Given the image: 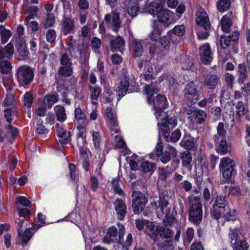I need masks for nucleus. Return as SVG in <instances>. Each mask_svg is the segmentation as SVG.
Instances as JSON below:
<instances>
[{
  "instance_id": "obj_1",
  "label": "nucleus",
  "mask_w": 250,
  "mask_h": 250,
  "mask_svg": "<svg viewBox=\"0 0 250 250\" xmlns=\"http://www.w3.org/2000/svg\"><path fill=\"white\" fill-rule=\"evenodd\" d=\"M158 189L159 190V200L157 202H151L147 207V208L151 209H149L148 211L145 210L143 212L144 214L146 216L148 213L151 212V210H156L158 217H161L165 214L166 219L164 222L170 224L173 222V217L172 215L169 216L166 212V208L169 205L167 192L165 189V187L160 186H158Z\"/></svg>"
},
{
  "instance_id": "obj_2",
  "label": "nucleus",
  "mask_w": 250,
  "mask_h": 250,
  "mask_svg": "<svg viewBox=\"0 0 250 250\" xmlns=\"http://www.w3.org/2000/svg\"><path fill=\"white\" fill-rule=\"evenodd\" d=\"M210 215L215 219L219 220L224 219L225 221H229L235 216V211L230 209L226 196L218 195L214 201L210 208Z\"/></svg>"
},
{
  "instance_id": "obj_3",
  "label": "nucleus",
  "mask_w": 250,
  "mask_h": 250,
  "mask_svg": "<svg viewBox=\"0 0 250 250\" xmlns=\"http://www.w3.org/2000/svg\"><path fill=\"white\" fill-rule=\"evenodd\" d=\"M239 33L237 31L233 32L231 35L228 36H222L220 39V43L222 50L220 54L223 61L226 62L230 57V52L238 53V40Z\"/></svg>"
},
{
  "instance_id": "obj_4",
  "label": "nucleus",
  "mask_w": 250,
  "mask_h": 250,
  "mask_svg": "<svg viewBox=\"0 0 250 250\" xmlns=\"http://www.w3.org/2000/svg\"><path fill=\"white\" fill-rule=\"evenodd\" d=\"M189 209L188 220L196 226H198L202 221V204L200 196H190L188 197Z\"/></svg>"
},
{
  "instance_id": "obj_5",
  "label": "nucleus",
  "mask_w": 250,
  "mask_h": 250,
  "mask_svg": "<svg viewBox=\"0 0 250 250\" xmlns=\"http://www.w3.org/2000/svg\"><path fill=\"white\" fill-rule=\"evenodd\" d=\"M16 76L20 85L28 88L33 80L34 70L26 65L21 66L17 69Z\"/></svg>"
},
{
  "instance_id": "obj_6",
  "label": "nucleus",
  "mask_w": 250,
  "mask_h": 250,
  "mask_svg": "<svg viewBox=\"0 0 250 250\" xmlns=\"http://www.w3.org/2000/svg\"><path fill=\"white\" fill-rule=\"evenodd\" d=\"M196 21L197 24L203 27V30L197 32L198 38L199 40H205L208 38L209 33L208 30L210 27L209 19L206 12L201 9L196 13Z\"/></svg>"
},
{
  "instance_id": "obj_7",
  "label": "nucleus",
  "mask_w": 250,
  "mask_h": 250,
  "mask_svg": "<svg viewBox=\"0 0 250 250\" xmlns=\"http://www.w3.org/2000/svg\"><path fill=\"white\" fill-rule=\"evenodd\" d=\"M138 90V85L136 82L129 81L127 78H125L121 81L118 86L116 89L118 101H119L127 92H136Z\"/></svg>"
},
{
  "instance_id": "obj_8",
  "label": "nucleus",
  "mask_w": 250,
  "mask_h": 250,
  "mask_svg": "<svg viewBox=\"0 0 250 250\" xmlns=\"http://www.w3.org/2000/svg\"><path fill=\"white\" fill-rule=\"evenodd\" d=\"M234 161L230 158L224 157L221 159L219 168L222 172L223 178L227 181H229L232 175L235 174Z\"/></svg>"
},
{
  "instance_id": "obj_9",
  "label": "nucleus",
  "mask_w": 250,
  "mask_h": 250,
  "mask_svg": "<svg viewBox=\"0 0 250 250\" xmlns=\"http://www.w3.org/2000/svg\"><path fill=\"white\" fill-rule=\"evenodd\" d=\"M148 226L152 233L150 237L155 242L157 241L158 236L166 239H171L173 232L167 226L158 227L153 223H149Z\"/></svg>"
},
{
  "instance_id": "obj_10",
  "label": "nucleus",
  "mask_w": 250,
  "mask_h": 250,
  "mask_svg": "<svg viewBox=\"0 0 250 250\" xmlns=\"http://www.w3.org/2000/svg\"><path fill=\"white\" fill-rule=\"evenodd\" d=\"M132 198L133 210L135 213H140L143 211L148 200L144 193L139 191H133Z\"/></svg>"
},
{
  "instance_id": "obj_11",
  "label": "nucleus",
  "mask_w": 250,
  "mask_h": 250,
  "mask_svg": "<svg viewBox=\"0 0 250 250\" xmlns=\"http://www.w3.org/2000/svg\"><path fill=\"white\" fill-rule=\"evenodd\" d=\"M157 18L155 21V23H160L167 27L174 21L173 13L167 9H163L157 14Z\"/></svg>"
},
{
  "instance_id": "obj_12",
  "label": "nucleus",
  "mask_w": 250,
  "mask_h": 250,
  "mask_svg": "<svg viewBox=\"0 0 250 250\" xmlns=\"http://www.w3.org/2000/svg\"><path fill=\"white\" fill-rule=\"evenodd\" d=\"M166 0H153L146 4V11L152 15H157L162 11L165 5Z\"/></svg>"
},
{
  "instance_id": "obj_13",
  "label": "nucleus",
  "mask_w": 250,
  "mask_h": 250,
  "mask_svg": "<svg viewBox=\"0 0 250 250\" xmlns=\"http://www.w3.org/2000/svg\"><path fill=\"white\" fill-rule=\"evenodd\" d=\"M75 31V21L71 17H64L61 23V32L64 35L73 33Z\"/></svg>"
},
{
  "instance_id": "obj_14",
  "label": "nucleus",
  "mask_w": 250,
  "mask_h": 250,
  "mask_svg": "<svg viewBox=\"0 0 250 250\" xmlns=\"http://www.w3.org/2000/svg\"><path fill=\"white\" fill-rule=\"evenodd\" d=\"M178 61L183 69L190 70L193 71L197 69L196 66L194 65L193 58L190 56L182 54L179 56Z\"/></svg>"
},
{
  "instance_id": "obj_15",
  "label": "nucleus",
  "mask_w": 250,
  "mask_h": 250,
  "mask_svg": "<svg viewBox=\"0 0 250 250\" xmlns=\"http://www.w3.org/2000/svg\"><path fill=\"white\" fill-rule=\"evenodd\" d=\"M104 21L108 24H110L112 30L116 32L118 31L122 25L119 15L117 13L113 14L112 16L110 14H107L104 17Z\"/></svg>"
},
{
  "instance_id": "obj_16",
  "label": "nucleus",
  "mask_w": 250,
  "mask_h": 250,
  "mask_svg": "<svg viewBox=\"0 0 250 250\" xmlns=\"http://www.w3.org/2000/svg\"><path fill=\"white\" fill-rule=\"evenodd\" d=\"M125 47V40L120 36H112L110 41V47L112 51L123 52Z\"/></svg>"
},
{
  "instance_id": "obj_17",
  "label": "nucleus",
  "mask_w": 250,
  "mask_h": 250,
  "mask_svg": "<svg viewBox=\"0 0 250 250\" xmlns=\"http://www.w3.org/2000/svg\"><path fill=\"white\" fill-rule=\"evenodd\" d=\"M200 54L201 61L204 64H208L213 60V53L208 44H205L200 48Z\"/></svg>"
},
{
  "instance_id": "obj_18",
  "label": "nucleus",
  "mask_w": 250,
  "mask_h": 250,
  "mask_svg": "<svg viewBox=\"0 0 250 250\" xmlns=\"http://www.w3.org/2000/svg\"><path fill=\"white\" fill-rule=\"evenodd\" d=\"M220 82V78L218 75L211 73L207 75L203 81L204 84L208 86L211 91L214 90Z\"/></svg>"
},
{
  "instance_id": "obj_19",
  "label": "nucleus",
  "mask_w": 250,
  "mask_h": 250,
  "mask_svg": "<svg viewBox=\"0 0 250 250\" xmlns=\"http://www.w3.org/2000/svg\"><path fill=\"white\" fill-rule=\"evenodd\" d=\"M113 205L119 220H123L126 214V207L124 202L120 199L116 200Z\"/></svg>"
},
{
  "instance_id": "obj_20",
  "label": "nucleus",
  "mask_w": 250,
  "mask_h": 250,
  "mask_svg": "<svg viewBox=\"0 0 250 250\" xmlns=\"http://www.w3.org/2000/svg\"><path fill=\"white\" fill-rule=\"evenodd\" d=\"M185 93L188 98L189 96L192 97V102L195 103L198 99V94L197 90V86L193 82L189 83L186 86Z\"/></svg>"
},
{
  "instance_id": "obj_21",
  "label": "nucleus",
  "mask_w": 250,
  "mask_h": 250,
  "mask_svg": "<svg viewBox=\"0 0 250 250\" xmlns=\"http://www.w3.org/2000/svg\"><path fill=\"white\" fill-rule=\"evenodd\" d=\"M241 91L235 90L233 92V98L235 100L240 99L242 96H244L245 98H248L249 95H250V82L241 85Z\"/></svg>"
},
{
  "instance_id": "obj_22",
  "label": "nucleus",
  "mask_w": 250,
  "mask_h": 250,
  "mask_svg": "<svg viewBox=\"0 0 250 250\" xmlns=\"http://www.w3.org/2000/svg\"><path fill=\"white\" fill-rule=\"evenodd\" d=\"M238 74L237 82L240 85L245 83V82L248 80V71L245 63H241L238 65Z\"/></svg>"
},
{
  "instance_id": "obj_23",
  "label": "nucleus",
  "mask_w": 250,
  "mask_h": 250,
  "mask_svg": "<svg viewBox=\"0 0 250 250\" xmlns=\"http://www.w3.org/2000/svg\"><path fill=\"white\" fill-rule=\"evenodd\" d=\"M177 151L175 147L169 146L167 150L165 151L160 155V161L163 164H167L169 162L172 157H174L177 155Z\"/></svg>"
},
{
  "instance_id": "obj_24",
  "label": "nucleus",
  "mask_w": 250,
  "mask_h": 250,
  "mask_svg": "<svg viewBox=\"0 0 250 250\" xmlns=\"http://www.w3.org/2000/svg\"><path fill=\"white\" fill-rule=\"evenodd\" d=\"M206 118V113L200 109L193 111L191 112V116L189 117V118H190L192 122L200 125L205 121Z\"/></svg>"
},
{
  "instance_id": "obj_25",
  "label": "nucleus",
  "mask_w": 250,
  "mask_h": 250,
  "mask_svg": "<svg viewBox=\"0 0 250 250\" xmlns=\"http://www.w3.org/2000/svg\"><path fill=\"white\" fill-rule=\"evenodd\" d=\"M214 141L216 150L218 153L224 155L228 152V146L226 139H219L217 137H215Z\"/></svg>"
},
{
  "instance_id": "obj_26",
  "label": "nucleus",
  "mask_w": 250,
  "mask_h": 250,
  "mask_svg": "<svg viewBox=\"0 0 250 250\" xmlns=\"http://www.w3.org/2000/svg\"><path fill=\"white\" fill-rule=\"evenodd\" d=\"M234 15L232 12L229 15H226L223 17L221 21V25L222 30L223 32L229 33L231 30V26L232 25V20Z\"/></svg>"
},
{
  "instance_id": "obj_27",
  "label": "nucleus",
  "mask_w": 250,
  "mask_h": 250,
  "mask_svg": "<svg viewBox=\"0 0 250 250\" xmlns=\"http://www.w3.org/2000/svg\"><path fill=\"white\" fill-rule=\"evenodd\" d=\"M175 37L169 35L168 32L167 35L163 36L160 38L159 40L161 48L165 50H168L171 45V42L177 43L174 40Z\"/></svg>"
},
{
  "instance_id": "obj_28",
  "label": "nucleus",
  "mask_w": 250,
  "mask_h": 250,
  "mask_svg": "<svg viewBox=\"0 0 250 250\" xmlns=\"http://www.w3.org/2000/svg\"><path fill=\"white\" fill-rule=\"evenodd\" d=\"M131 47L134 57H140L143 53V46L141 41L133 39L131 41Z\"/></svg>"
},
{
  "instance_id": "obj_29",
  "label": "nucleus",
  "mask_w": 250,
  "mask_h": 250,
  "mask_svg": "<svg viewBox=\"0 0 250 250\" xmlns=\"http://www.w3.org/2000/svg\"><path fill=\"white\" fill-rule=\"evenodd\" d=\"M154 110L158 109H166L168 104L166 97L161 94H158L153 100Z\"/></svg>"
},
{
  "instance_id": "obj_30",
  "label": "nucleus",
  "mask_w": 250,
  "mask_h": 250,
  "mask_svg": "<svg viewBox=\"0 0 250 250\" xmlns=\"http://www.w3.org/2000/svg\"><path fill=\"white\" fill-rule=\"evenodd\" d=\"M104 242L105 243H109L111 242L118 241L117 236V229L113 226L110 227L107 230V234L104 238Z\"/></svg>"
},
{
  "instance_id": "obj_31",
  "label": "nucleus",
  "mask_w": 250,
  "mask_h": 250,
  "mask_svg": "<svg viewBox=\"0 0 250 250\" xmlns=\"http://www.w3.org/2000/svg\"><path fill=\"white\" fill-rule=\"evenodd\" d=\"M106 118L108 124L112 126L111 130L115 133L118 132V129L116 128L118 126V123L116 116L114 115L113 113L111 111V110L108 108L106 109Z\"/></svg>"
},
{
  "instance_id": "obj_32",
  "label": "nucleus",
  "mask_w": 250,
  "mask_h": 250,
  "mask_svg": "<svg viewBox=\"0 0 250 250\" xmlns=\"http://www.w3.org/2000/svg\"><path fill=\"white\" fill-rule=\"evenodd\" d=\"M13 44L9 42L4 48L0 49V59L3 60L4 58L10 59L13 56Z\"/></svg>"
},
{
  "instance_id": "obj_33",
  "label": "nucleus",
  "mask_w": 250,
  "mask_h": 250,
  "mask_svg": "<svg viewBox=\"0 0 250 250\" xmlns=\"http://www.w3.org/2000/svg\"><path fill=\"white\" fill-rule=\"evenodd\" d=\"M182 160V167H187L189 170H190L192 166L190 165L192 160V157L191 152L188 150H186L181 153V156Z\"/></svg>"
},
{
  "instance_id": "obj_34",
  "label": "nucleus",
  "mask_w": 250,
  "mask_h": 250,
  "mask_svg": "<svg viewBox=\"0 0 250 250\" xmlns=\"http://www.w3.org/2000/svg\"><path fill=\"white\" fill-rule=\"evenodd\" d=\"M54 110L58 121L63 122L67 119L65 108L63 106L58 105L55 107Z\"/></svg>"
},
{
  "instance_id": "obj_35",
  "label": "nucleus",
  "mask_w": 250,
  "mask_h": 250,
  "mask_svg": "<svg viewBox=\"0 0 250 250\" xmlns=\"http://www.w3.org/2000/svg\"><path fill=\"white\" fill-rule=\"evenodd\" d=\"M236 114L239 117L245 115L247 112L248 107L246 104L242 101L237 102L235 104Z\"/></svg>"
},
{
  "instance_id": "obj_36",
  "label": "nucleus",
  "mask_w": 250,
  "mask_h": 250,
  "mask_svg": "<svg viewBox=\"0 0 250 250\" xmlns=\"http://www.w3.org/2000/svg\"><path fill=\"white\" fill-rule=\"evenodd\" d=\"M59 100V96L57 94H52L46 96L44 98V105L48 108H51L52 105Z\"/></svg>"
},
{
  "instance_id": "obj_37",
  "label": "nucleus",
  "mask_w": 250,
  "mask_h": 250,
  "mask_svg": "<svg viewBox=\"0 0 250 250\" xmlns=\"http://www.w3.org/2000/svg\"><path fill=\"white\" fill-rule=\"evenodd\" d=\"M17 109L16 106L7 107L4 111V115L7 122L11 123L12 121L11 116H16L17 114Z\"/></svg>"
},
{
  "instance_id": "obj_38",
  "label": "nucleus",
  "mask_w": 250,
  "mask_h": 250,
  "mask_svg": "<svg viewBox=\"0 0 250 250\" xmlns=\"http://www.w3.org/2000/svg\"><path fill=\"white\" fill-rule=\"evenodd\" d=\"M12 69V65L10 62L6 60H1L0 62V72L3 74H8L10 73Z\"/></svg>"
},
{
  "instance_id": "obj_39",
  "label": "nucleus",
  "mask_w": 250,
  "mask_h": 250,
  "mask_svg": "<svg viewBox=\"0 0 250 250\" xmlns=\"http://www.w3.org/2000/svg\"><path fill=\"white\" fill-rule=\"evenodd\" d=\"M55 22V19L54 15L52 13H48L46 15L44 21L42 26L45 29L50 28L53 26Z\"/></svg>"
},
{
  "instance_id": "obj_40",
  "label": "nucleus",
  "mask_w": 250,
  "mask_h": 250,
  "mask_svg": "<svg viewBox=\"0 0 250 250\" xmlns=\"http://www.w3.org/2000/svg\"><path fill=\"white\" fill-rule=\"evenodd\" d=\"M161 125V126L159 127V129L161 132L162 135L164 137L166 141H169V131L171 128L167 125L166 123H163V122L161 123L158 122V125Z\"/></svg>"
},
{
  "instance_id": "obj_41",
  "label": "nucleus",
  "mask_w": 250,
  "mask_h": 250,
  "mask_svg": "<svg viewBox=\"0 0 250 250\" xmlns=\"http://www.w3.org/2000/svg\"><path fill=\"white\" fill-rule=\"evenodd\" d=\"M75 118L79 124H83L86 119V115L80 107H77L75 110Z\"/></svg>"
},
{
  "instance_id": "obj_42",
  "label": "nucleus",
  "mask_w": 250,
  "mask_h": 250,
  "mask_svg": "<svg viewBox=\"0 0 250 250\" xmlns=\"http://www.w3.org/2000/svg\"><path fill=\"white\" fill-rule=\"evenodd\" d=\"M231 5V0H218L217 7L220 12H224L229 9Z\"/></svg>"
},
{
  "instance_id": "obj_43",
  "label": "nucleus",
  "mask_w": 250,
  "mask_h": 250,
  "mask_svg": "<svg viewBox=\"0 0 250 250\" xmlns=\"http://www.w3.org/2000/svg\"><path fill=\"white\" fill-rule=\"evenodd\" d=\"M141 168L145 173H152L156 168V165L153 163L145 161L141 164Z\"/></svg>"
},
{
  "instance_id": "obj_44",
  "label": "nucleus",
  "mask_w": 250,
  "mask_h": 250,
  "mask_svg": "<svg viewBox=\"0 0 250 250\" xmlns=\"http://www.w3.org/2000/svg\"><path fill=\"white\" fill-rule=\"evenodd\" d=\"M155 242L156 243L159 249H164V250H166L174 248L173 246V241L172 239L168 240H166L162 242H160L158 241V239H157V241Z\"/></svg>"
},
{
  "instance_id": "obj_45",
  "label": "nucleus",
  "mask_w": 250,
  "mask_h": 250,
  "mask_svg": "<svg viewBox=\"0 0 250 250\" xmlns=\"http://www.w3.org/2000/svg\"><path fill=\"white\" fill-rule=\"evenodd\" d=\"M185 32V26L183 25H179L175 26V27L171 30H170L168 33L169 35L174 36V35L181 37Z\"/></svg>"
},
{
  "instance_id": "obj_46",
  "label": "nucleus",
  "mask_w": 250,
  "mask_h": 250,
  "mask_svg": "<svg viewBox=\"0 0 250 250\" xmlns=\"http://www.w3.org/2000/svg\"><path fill=\"white\" fill-rule=\"evenodd\" d=\"M229 238L231 240V243H232V241H234V243H237L238 241H241L244 240L243 239V235L239 232V230L237 229L235 230H231L229 234Z\"/></svg>"
},
{
  "instance_id": "obj_47",
  "label": "nucleus",
  "mask_w": 250,
  "mask_h": 250,
  "mask_svg": "<svg viewBox=\"0 0 250 250\" xmlns=\"http://www.w3.org/2000/svg\"><path fill=\"white\" fill-rule=\"evenodd\" d=\"M217 134L213 136V140H215V137H217L219 139L226 138V131L225 129L224 125L223 123H219L217 128Z\"/></svg>"
},
{
  "instance_id": "obj_48",
  "label": "nucleus",
  "mask_w": 250,
  "mask_h": 250,
  "mask_svg": "<svg viewBox=\"0 0 250 250\" xmlns=\"http://www.w3.org/2000/svg\"><path fill=\"white\" fill-rule=\"evenodd\" d=\"M72 65H63L60 67L58 74L62 76H70L72 73Z\"/></svg>"
},
{
  "instance_id": "obj_49",
  "label": "nucleus",
  "mask_w": 250,
  "mask_h": 250,
  "mask_svg": "<svg viewBox=\"0 0 250 250\" xmlns=\"http://www.w3.org/2000/svg\"><path fill=\"white\" fill-rule=\"evenodd\" d=\"M139 10V4L137 2H134L128 6L127 13L132 18H134L137 16Z\"/></svg>"
},
{
  "instance_id": "obj_50",
  "label": "nucleus",
  "mask_w": 250,
  "mask_h": 250,
  "mask_svg": "<svg viewBox=\"0 0 250 250\" xmlns=\"http://www.w3.org/2000/svg\"><path fill=\"white\" fill-rule=\"evenodd\" d=\"M182 146L188 150L192 149L194 146V139L189 138L188 139L184 138L180 142Z\"/></svg>"
},
{
  "instance_id": "obj_51",
  "label": "nucleus",
  "mask_w": 250,
  "mask_h": 250,
  "mask_svg": "<svg viewBox=\"0 0 250 250\" xmlns=\"http://www.w3.org/2000/svg\"><path fill=\"white\" fill-rule=\"evenodd\" d=\"M89 88L91 91V99L95 101L97 100L101 93V88L99 87L92 86L91 85L89 86Z\"/></svg>"
},
{
  "instance_id": "obj_52",
  "label": "nucleus",
  "mask_w": 250,
  "mask_h": 250,
  "mask_svg": "<svg viewBox=\"0 0 250 250\" xmlns=\"http://www.w3.org/2000/svg\"><path fill=\"white\" fill-rule=\"evenodd\" d=\"M233 249L234 250H248L249 244L245 240L237 243H233Z\"/></svg>"
},
{
  "instance_id": "obj_53",
  "label": "nucleus",
  "mask_w": 250,
  "mask_h": 250,
  "mask_svg": "<svg viewBox=\"0 0 250 250\" xmlns=\"http://www.w3.org/2000/svg\"><path fill=\"white\" fill-rule=\"evenodd\" d=\"M15 104L16 101L14 100L13 94H7L2 104L5 106H7V107H12V106H15Z\"/></svg>"
},
{
  "instance_id": "obj_54",
  "label": "nucleus",
  "mask_w": 250,
  "mask_h": 250,
  "mask_svg": "<svg viewBox=\"0 0 250 250\" xmlns=\"http://www.w3.org/2000/svg\"><path fill=\"white\" fill-rule=\"evenodd\" d=\"M165 109H158L155 110V114L157 120L162 121V122L165 121L168 117L167 113L164 110Z\"/></svg>"
},
{
  "instance_id": "obj_55",
  "label": "nucleus",
  "mask_w": 250,
  "mask_h": 250,
  "mask_svg": "<svg viewBox=\"0 0 250 250\" xmlns=\"http://www.w3.org/2000/svg\"><path fill=\"white\" fill-rule=\"evenodd\" d=\"M36 130L39 135H43L47 133L48 132L47 129L42 125V121L41 119L37 121Z\"/></svg>"
},
{
  "instance_id": "obj_56",
  "label": "nucleus",
  "mask_w": 250,
  "mask_h": 250,
  "mask_svg": "<svg viewBox=\"0 0 250 250\" xmlns=\"http://www.w3.org/2000/svg\"><path fill=\"white\" fill-rule=\"evenodd\" d=\"M171 174L172 172L166 168L159 169V179L161 181H165Z\"/></svg>"
},
{
  "instance_id": "obj_57",
  "label": "nucleus",
  "mask_w": 250,
  "mask_h": 250,
  "mask_svg": "<svg viewBox=\"0 0 250 250\" xmlns=\"http://www.w3.org/2000/svg\"><path fill=\"white\" fill-rule=\"evenodd\" d=\"M18 52L19 54L23 57H26L28 55V52L26 49V43L25 42L21 41L18 47Z\"/></svg>"
},
{
  "instance_id": "obj_58",
  "label": "nucleus",
  "mask_w": 250,
  "mask_h": 250,
  "mask_svg": "<svg viewBox=\"0 0 250 250\" xmlns=\"http://www.w3.org/2000/svg\"><path fill=\"white\" fill-rule=\"evenodd\" d=\"M18 235L20 238L21 239L22 242L24 244H26L30 240L32 234L29 229H26L23 232L21 231V235Z\"/></svg>"
},
{
  "instance_id": "obj_59",
  "label": "nucleus",
  "mask_w": 250,
  "mask_h": 250,
  "mask_svg": "<svg viewBox=\"0 0 250 250\" xmlns=\"http://www.w3.org/2000/svg\"><path fill=\"white\" fill-rule=\"evenodd\" d=\"M59 142L62 145H65L70 142V133L67 130L63 132L62 135H59Z\"/></svg>"
},
{
  "instance_id": "obj_60",
  "label": "nucleus",
  "mask_w": 250,
  "mask_h": 250,
  "mask_svg": "<svg viewBox=\"0 0 250 250\" xmlns=\"http://www.w3.org/2000/svg\"><path fill=\"white\" fill-rule=\"evenodd\" d=\"M33 103V96L29 92H26L23 96V103L25 106L30 107Z\"/></svg>"
},
{
  "instance_id": "obj_61",
  "label": "nucleus",
  "mask_w": 250,
  "mask_h": 250,
  "mask_svg": "<svg viewBox=\"0 0 250 250\" xmlns=\"http://www.w3.org/2000/svg\"><path fill=\"white\" fill-rule=\"evenodd\" d=\"M112 189L115 191V192L117 194H118L120 195H123V190L120 187V184L119 181L117 179L113 180L112 181Z\"/></svg>"
},
{
  "instance_id": "obj_62",
  "label": "nucleus",
  "mask_w": 250,
  "mask_h": 250,
  "mask_svg": "<svg viewBox=\"0 0 250 250\" xmlns=\"http://www.w3.org/2000/svg\"><path fill=\"white\" fill-rule=\"evenodd\" d=\"M16 204L17 206L18 204H20L25 207H29L30 206L31 202L25 197L20 196L17 199Z\"/></svg>"
},
{
  "instance_id": "obj_63",
  "label": "nucleus",
  "mask_w": 250,
  "mask_h": 250,
  "mask_svg": "<svg viewBox=\"0 0 250 250\" xmlns=\"http://www.w3.org/2000/svg\"><path fill=\"white\" fill-rule=\"evenodd\" d=\"M11 35L12 33L9 30L6 29L3 30V31L1 32V43L2 44L6 43Z\"/></svg>"
},
{
  "instance_id": "obj_64",
  "label": "nucleus",
  "mask_w": 250,
  "mask_h": 250,
  "mask_svg": "<svg viewBox=\"0 0 250 250\" xmlns=\"http://www.w3.org/2000/svg\"><path fill=\"white\" fill-rule=\"evenodd\" d=\"M93 143L96 150H98L100 148V143L101 137L99 132L95 131L92 134Z\"/></svg>"
}]
</instances>
